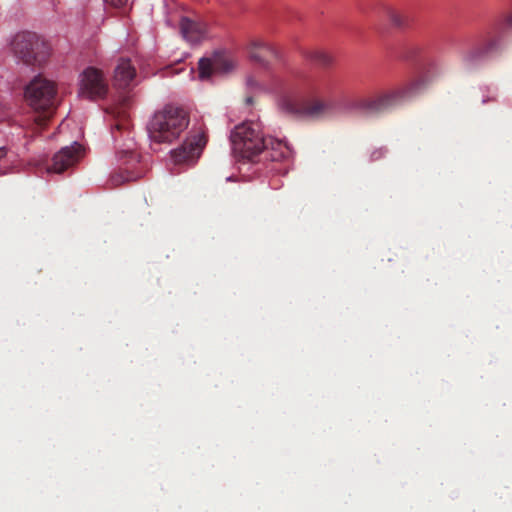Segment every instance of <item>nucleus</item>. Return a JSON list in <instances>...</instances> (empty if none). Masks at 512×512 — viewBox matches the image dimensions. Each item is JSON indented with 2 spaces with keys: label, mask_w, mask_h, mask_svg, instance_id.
<instances>
[{
  "label": "nucleus",
  "mask_w": 512,
  "mask_h": 512,
  "mask_svg": "<svg viewBox=\"0 0 512 512\" xmlns=\"http://www.w3.org/2000/svg\"><path fill=\"white\" fill-rule=\"evenodd\" d=\"M25 97L35 114L29 119L28 129L34 135L40 133L53 116L57 105L54 82L36 76L25 89Z\"/></svg>",
  "instance_id": "nucleus-1"
},
{
  "label": "nucleus",
  "mask_w": 512,
  "mask_h": 512,
  "mask_svg": "<svg viewBox=\"0 0 512 512\" xmlns=\"http://www.w3.org/2000/svg\"><path fill=\"white\" fill-rule=\"evenodd\" d=\"M190 116L183 107L167 104L157 110L147 125L151 141L171 144L188 128Z\"/></svg>",
  "instance_id": "nucleus-2"
},
{
  "label": "nucleus",
  "mask_w": 512,
  "mask_h": 512,
  "mask_svg": "<svg viewBox=\"0 0 512 512\" xmlns=\"http://www.w3.org/2000/svg\"><path fill=\"white\" fill-rule=\"evenodd\" d=\"M279 93V107L289 115L319 119L330 114L332 111V104L321 98L307 101L297 100L294 96V84L290 82L282 84L279 88Z\"/></svg>",
  "instance_id": "nucleus-3"
},
{
  "label": "nucleus",
  "mask_w": 512,
  "mask_h": 512,
  "mask_svg": "<svg viewBox=\"0 0 512 512\" xmlns=\"http://www.w3.org/2000/svg\"><path fill=\"white\" fill-rule=\"evenodd\" d=\"M421 80H414L406 85L388 90L373 98L362 99L357 107L368 114L387 112L414 97L423 87Z\"/></svg>",
  "instance_id": "nucleus-4"
},
{
  "label": "nucleus",
  "mask_w": 512,
  "mask_h": 512,
  "mask_svg": "<svg viewBox=\"0 0 512 512\" xmlns=\"http://www.w3.org/2000/svg\"><path fill=\"white\" fill-rule=\"evenodd\" d=\"M231 143L235 154L253 161L266 147L261 124L246 121L237 125L231 133Z\"/></svg>",
  "instance_id": "nucleus-5"
},
{
  "label": "nucleus",
  "mask_w": 512,
  "mask_h": 512,
  "mask_svg": "<svg viewBox=\"0 0 512 512\" xmlns=\"http://www.w3.org/2000/svg\"><path fill=\"white\" fill-rule=\"evenodd\" d=\"M11 48L14 56L28 66H41L50 55L48 43L36 33L29 31L16 34Z\"/></svg>",
  "instance_id": "nucleus-6"
},
{
  "label": "nucleus",
  "mask_w": 512,
  "mask_h": 512,
  "mask_svg": "<svg viewBox=\"0 0 512 512\" xmlns=\"http://www.w3.org/2000/svg\"><path fill=\"white\" fill-rule=\"evenodd\" d=\"M208 141L207 128L203 123L194 124L185 141L171 151L175 164H192L200 157Z\"/></svg>",
  "instance_id": "nucleus-7"
},
{
  "label": "nucleus",
  "mask_w": 512,
  "mask_h": 512,
  "mask_svg": "<svg viewBox=\"0 0 512 512\" xmlns=\"http://www.w3.org/2000/svg\"><path fill=\"white\" fill-rule=\"evenodd\" d=\"M107 91L108 86L100 70L89 67L83 71L79 88L81 97L94 100L104 97Z\"/></svg>",
  "instance_id": "nucleus-8"
},
{
  "label": "nucleus",
  "mask_w": 512,
  "mask_h": 512,
  "mask_svg": "<svg viewBox=\"0 0 512 512\" xmlns=\"http://www.w3.org/2000/svg\"><path fill=\"white\" fill-rule=\"evenodd\" d=\"M235 67L233 58L226 52H216L210 58H202L199 61V77L202 80L210 78L214 74H224Z\"/></svg>",
  "instance_id": "nucleus-9"
},
{
  "label": "nucleus",
  "mask_w": 512,
  "mask_h": 512,
  "mask_svg": "<svg viewBox=\"0 0 512 512\" xmlns=\"http://www.w3.org/2000/svg\"><path fill=\"white\" fill-rule=\"evenodd\" d=\"M81 154L82 147L78 143L62 148L53 156L52 163L48 166L47 172L60 174L68 170L79 161Z\"/></svg>",
  "instance_id": "nucleus-10"
},
{
  "label": "nucleus",
  "mask_w": 512,
  "mask_h": 512,
  "mask_svg": "<svg viewBox=\"0 0 512 512\" xmlns=\"http://www.w3.org/2000/svg\"><path fill=\"white\" fill-rule=\"evenodd\" d=\"M499 48V40L489 36L481 43L468 48L462 53V61L463 63L470 67L481 60H483L488 55L496 52Z\"/></svg>",
  "instance_id": "nucleus-11"
},
{
  "label": "nucleus",
  "mask_w": 512,
  "mask_h": 512,
  "mask_svg": "<svg viewBox=\"0 0 512 512\" xmlns=\"http://www.w3.org/2000/svg\"><path fill=\"white\" fill-rule=\"evenodd\" d=\"M250 58L263 65H268L272 60L280 58V51L278 48L268 42L262 40H254L249 46Z\"/></svg>",
  "instance_id": "nucleus-12"
},
{
  "label": "nucleus",
  "mask_w": 512,
  "mask_h": 512,
  "mask_svg": "<svg viewBox=\"0 0 512 512\" xmlns=\"http://www.w3.org/2000/svg\"><path fill=\"white\" fill-rule=\"evenodd\" d=\"M180 32L186 41L197 43L204 38L206 25L199 20L182 17L180 20Z\"/></svg>",
  "instance_id": "nucleus-13"
},
{
  "label": "nucleus",
  "mask_w": 512,
  "mask_h": 512,
  "mask_svg": "<svg viewBox=\"0 0 512 512\" xmlns=\"http://www.w3.org/2000/svg\"><path fill=\"white\" fill-rule=\"evenodd\" d=\"M135 75L136 71L130 60L121 59L114 71V84L119 88H126Z\"/></svg>",
  "instance_id": "nucleus-14"
},
{
  "label": "nucleus",
  "mask_w": 512,
  "mask_h": 512,
  "mask_svg": "<svg viewBox=\"0 0 512 512\" xmlns=\"http://www.w3.org/2000/svg\"><path fill=\"white\" fill-rule=\"evenodd\" d=\"M265 143L267 144L264 150H271L270 158L273 161H280L289 156V148L288 146L280 140L274 139L272 137L265 138Z\"/></svg>",
  "instance_id": "nucleus-15"
},
{
  "label": "nucleus",
  "mask_w": 512,
  "mask_h": 512,
  "mask_svg": "<svg viewBox=\"0 0 512 512\" xmlns=\"http://www.w3.org/2000/svg\"><path fill=\"white\" fill-rule=\"evenodd\" d=\"M304 57L312 62H315L323 67H329L333 64V57L324 50L311 49L304 52Z\"/></svg>",
  "instance_id": "nucleus-16"
},
{
  "label": "nucleus",
  "mask_w": 512,
  "mask_h": 512,
  "mask_svg": "<svg viewBox=\"0 0 512 512\" xmlns=\"http://www.w3.org/2000/svg\"><path fill=\"white\" fill-rule=\"evenodd\" d=\"M141 177L140 172H132L128 169H120L119 171L114 172L110 176V183L112 187H117L125 182L134 181Z\"/></svg>",
  "instance_id": "nucleus-17"
},
{
  "label": "nucleus",
  "mask_w": 512,
  "mask_h": 512,
  "mask_svg": "<svg viewBox=\"0 0 512 512\" xmlns=\"http://www.w3.org/2000/svg\"><path fill=\"white\" fill-rule=\"evenodd\" d=\"M129 137L130 135V121L126 116H123L115 121L111 128V135L115 143L119 142V135Z\"/></svg>",
  "instance_id": "nucleus-18"
},
{
  "label": "nucleus",
  "mask_w": 512,
  "mask_h": 512,
  "mask_svg": "<svg viewBox=\"0 0 512 512\" xmlns=\"http://www.w3.org/2000/svg\"><path fill=\"white\" fill-rule=\"evenodd\" d=\"M387 16L391 24L396 28H405L408 26V18L393 9H388Z\"/></svg>",
  "instance_id": "nucleus-19"
},
{
  "label": "nucleus",
  "mask_w": 512,
  "mask_h": 512,
  "mask_svg": "<svg viewBox=\"0 0 512 512\" xmlns=\"http://www.w3.org/2000/svg\"><path fill=\"white\" fill-rule=\"evenodd\" d=\"M310 89L311 93L317 97H324L330 90V83L328 80L322 79L315 82Z\"/></svg>",
  "instance_id": "nucleus-20"
},
{
  "label": "nucleus",
  "mask_w": 512,
  "mask_h": 512,
  "mask_svg": "<svg viewBox=\"0 0 512 512\" xmlns=\"http://www.w3.org/2000/svg\"><path fill=\"white\" fill-rule=\"evenodd\" d=\"M105 3L113 6V7H121L123 6L127 0H103Z\"/></svg>",
  "instance_id": "nucleus-21"
},
{
  "label": "nucleus",
  "mask_w": 512,
  "mask_h": 512,
  "mask_svg": "<svg viewBox=\"0 0 512 512\" xmlns=\"http://www.w3.org/2000/svg\"><path fill=\"white\" fill-rule=\"evenodd\" d=\"M505 23L512 28V12L505 16Z\"/></svg>",
  "instance_id": "nucleus-22"
},
{
  "label": "nucleus",
  "mask_w": 512,
  "mask_h": 512,
  "mask_svg": "<svg viewBox=\"0 0 512 512\" xmlns=\"http://www.w3.org/2000/svg\"><path fill=\"white\" fill-rule=\"evenodd\" d=\"M6 155V150L2 147H0V159L3 158Z\"/></svg>",
  "instance_id": "nucleus-23"
},
{
  "label": "nucleus",
  "mask_w": 512,
  "mask_h": 512,
  "mask_svg": "<svg viewBox=\"0 0 512 512\" xmlns=\"http://www.w3.org/2000/svg\"><path fill=\"white\" fill-rule=\"evenodd\" d=\"M246 102H247L248 104H251V103H252V98H251V97H248V98L246 99Z\"/></svg>",
  "instance_id": "nucleus-24"
}]
</instances>
